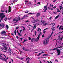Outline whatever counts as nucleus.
Listing matches in <instances>:
<instances>
[{"mask_svg":"<svg viewBox=\"0 0 63 63\" xmlns=\"http://www.w3.org/2000/svg\"><path fill=\"white\" fill-rule=\"evenodd\" d=\"M49 38H50V37H48L47 38V39L46 40L44 41L43 42V44H44V45H47V44H48V42L49 41Z\"/></svg>","mask_w":63,"mask_h":63,"instance_id":"1","label":"nucleus"},{"mask_svg":"<svg viewBox=\"0 0 63 63\" xmlns=\"http://www.w3.org/2000/svg\"><path fill=\"white\" fill-rule=\"evenodd\" d=\"M2 46H3V47H4V50H6V51H7V50L8 51H9V49H7V47H6L4 45H5L6 46H7V45H6V43H2Z\"/></svg>","mask_w":63,"mask_h":63,"instance_id":"2","label":"nucleus"},{"mask_svg":"<svg viewBox=\"0 0 63 63\" xmlns=\"http://www.w3.org/2000/svg\"><path fill=\"white\" fill-rule=\"evenodd\" d=\"M0 33H1V34H2V36H4V35H6V31H3L0 32Z\"/></svg>","mask_w":63,"mask_h":63,"instance_id":"3","label":"nucleus"},{"mask_svg":"<svg viewBox=\"0 0 63 63\" xmlns=\"http://www.w3.org/2000/svg\"><path fill=\"white\" fill-rule=\"evenodd\" d=\"M61 50H59V49H58L57 50V53H58V54L57 55H59L60 54V52H61Z\"/></svg>","mask_w":63,"mask_h":63,"instance_id":"4","label":"nucleus"},{"mask_svg":"<svg viewBox=\"0 0 63 63\" xmlns=\"http://www.w3.org/2000/svg\"><path fill=\"white\" fill-rule=\"evenodd\" d=\"M5 24H4V23H2V24H0V27H1L2 28H3L4 27H5Z\"/></svg>","mask_w":63,"mask_h":63,"instance_id":"5","label":"nucleus"},{"mask_svg":"<svg viewBox=\"0 0 63 63\" xmlns=\"http://www.w3.org/2000/svg\"><path fill=\"white\" fill-rule=\"evenodd\" d=\"M32 18L34 19L33 20V21H34V22H37V21H39V19L35 20V19L33 17H32Z\"/></svg>","mask_w":63,"mask_h":63,"instance_id":"6","label":"nucleus"},{"mask_svg":"<svg viewBox=\"0 0 63 63\" xmlns=\"http://www.w3.org/2000/svg\"><path fill=\"white\" fill-rule=\"evenodd\" d=\"M0 59L1 60H2L3 61H5V62H7V60L6 59L4 58V57H2V58H1Z\"/></svg>","mask_w":63,"mask_h":63,"instance_id":"7","label":"nucleus"},{"mask_svg":"<svg viewBox=\"0 0 63 63\" xmlns=\"http://www.w3.org/2000/svg\"><path fill=\"white\" fill-rule=\"evenodd\" d=\"M5 15H4L3 16H2L0 18L1 19H0V22H1V21L3 19V18L4 17H5Z\"/></svg>","mask_w":63,"mask_h":63,"instance_id":"8","label":"nucleus"},{"mask_svg":"<svg viewBox=\"0 0 63 63\" xmlns=\"http://www.w3.org/2000/svg\"><path fill=\"white\" fill-rule=\"evenodd\" d=\"M40 15L41 14H40V13H38L36 14V16L37 17H38L39 16H40Z\"/></svg>","mask_w":63,"mask_h":63,"instance_id":"9","label":"nucleus"},{"mask_svg":"<svg viewBox=\"0 0 63 63\" xmlns=\"http://www.w3.org/2000/svg\"><path fill=\"white\" fill-rule=\"evenodd\" d=\"M9 10L8 11V13H10V12H11V7L10 6L9 7Z\"/></svg>","mask_w":63,"mask_h":63,"instance_id":"10","label":"nucleus"},{"mask_svg":"<svg viewBox=\"0 0 63 63\" xmlns=\"http://www.w3.org/2000/svg\"><path fill=\"white\" fill-rule=\"evenodd\" d=\"M4 15V14L3 13H2L0 14V17H2V16H3Z\"/></svg>","mask_w":63,"mask_h":63,"instance_id":"11","label":"nucleus"},{"mask_svg":"<svg viewBox=\"0 0 63 63\" xmlns=\"http://www.w3.org/2000/svg\"><path fill=\"white\" fill-rule=\"evenodd\" d=\"M39 38L37 37L36 39H35V41H36V42H38V41H39Z\"/></svg>","mask_w":63,"mask_h":63,"instance_id":"12","label":"nucleus"},{"mask_svg":"<svg viewBox=\"0 0 63 63\" xmlns=\"http://www.w3.org/2000/svg\"><path fill=\"white\" fill-rule=\"evenodd\" d=\"M24 48H25V47H23L22 48V49H23V50H25V51H27V49H24Z\"/></svg>","mask_w":63,"mask_h":63,"instance_id":"13","label":"nucleus"},{"mask_svg":"<svg viewBox=\"0 0 63 63\" xmlns=\"http://www.w3.org/2000/svg\"><path fill=\"white\" fill-rule=\"evenodd\" d=\"M59 15H60V14H59L55 18V19H56V18H58V17H59Z\"/></svg>","mask_w":63,"mask_h":63,"instance_id":"14","label":"nucleus"},{"mask_svg":"<svg viewBox=\"0 0 63 63\" xmlns=\"http://www.w3.org/2000/svg\"><path fill=\"white\" fill-rule=\"evenodd\" d=\"M39 30H40V31H41V29H40V28H38L37 30V31H38V32H39Z\"/></svg>","mask_w":63,"mask_h":63,"instance_id":"15","label":"nucleus"},{"mask_svg":"<svg viewBox=\"0 0 63 63\" xmlns=\"http://www.w3.org/2000/svg\"><path fill=\"white\" fill-rule=\"evenodd\" d=\"M35 38H32L31 40V42H33V40H34Z\"/></svg>","mask_w":63,"mask_h":63,"instance_id":"16","label":"nucleus"},{"mask_svg":"<svg viewBox=\"0 0 63 63\" xmlns=\"http://www.w3.org/2000/svg\"><path fill=\"white\" fill-rule=\"evenodd\" d=\"M27 59H28V61L27 62V63H28L29 62V60H30V58L29 57V58Z\"/></svg>","mask_w":63,"mask_h":63,"instance_id":"17","label":"nucleus"},{"mask_svg":"<svg viewBox=\"0 0 63 63\" xmlns=\"http://www.w3.org/2000/svg\"><path fill=\"white\" fill-rule=\"evenodd\" d=\"M28 17V16L26 15H25L23 17V18H25V17Z\"/></svg>","mask_w":63,"mask_h":63,"instance_id":"18","label":"nucleus"},{"mask_svg":"<svg viewBox=\"0 0 63 63\" xmlns=\"http://www.w3.org/2000/svg\"><path fill=\"white\" fill-rule=\"evenodd\" d=\"M6 28H7V29L8 30L9 29V26H8V25H6Z\"/></svg>","mask_w":63,"mask_h":63,"instance_id":"19","label":"nucleus"},{"mask_svg":"<svg viewBox=\"0 0 63 63\" xmlns=\"http://www.w3.org/2000/svg\"><path fill=\"white\" fill-rule=\"evenodd\" d=\"M16 30L14 32V34H15V35H16Z\"/></svg>","mask_w":63,"mask_h":63,"instance_id":"20","label":"nucleus"},{"mask_svg":"<svg viewBox=\"0 0 63 63\" xmlns=\"http://www.w3.org/2000/svg\"><path fill=\"white\" fill-rule=\"evenodd\" d=\"M17 19L18 20V21H19V20H20V17H18L17 18Z\"/></svg>","mask_w":63,"mask_h":63,"instance_id":"21","label":"nucleus"},{"mask_svg":"<svg viewBox=\"0 0 63 63\" xmlns=\"http://www.w3.org/2000/svg\"><path fill=\"white\" fill-rule=\"evenodd\" d=\"M48 56V55L46 54H44L42 56Z\"/></svg>","mask_w":63,"mask_h":63,"instance_id":"22","label":"nucleus"},{"mask_svg":"<svg viewBox=\"0 0 63 63\" xmlns=\"http://www.w3.org/2000/svg\"><path fill=\"white\" fill-rule=\"evenodd\" d=\"M54 8H56V6H55V7H53L52 8L50 9V10H53V9H54Z\"/></svg>","mask_w":63,"mask_h":63,"instance_id":"23","label":"nucleus"},{"mask_svg":"<svg viewBox=\"0 0 63 63\" xmlns=\"http://www.w3.org/2000/svg\"><path fill=\"white\" fill-rule=\"evenodd\" d=\"M21 27H22L24 29H23V31H24L25 30V28L24 27H23V26H22Z\"/></svg>","mask_w":63,"mask_h":63,"instance_id":"24","label":"nucleus"},{"mask_svg":"<svg viewBox=\"0 0 63 63\" xmlns=\"http://www.w3.org/2000/svg\"><path fill=\"white\" fill-rule=\"evenodd\" d=\"M4 20L5 21H6V20H7V17L6 16L5 17V18L4 19Z\"/></svg>","mask_w":63,"mask_h":63,"instance_id":"25","label":"nucleus"},{"mask_svg":"<svg viewBox=\"0 0 63 63\" xmlns=\"http://www.w3.org/2000/svg\"><path fill=\"white\" fill-rule=\"evenodd\" d=\"M29 38V41L31 40L32 39H31V38H30V37H28Z\"/></svg>","mask_w":63,"mask_h":63,"instance_id":"26","label":"nucleus"},{"mask_svg":"<svg viewBox=\"0 0 63 63\" xmlns=\"http://www.w3.org/2000/svg\"><path fill=\"white\" fill-rule=\"evenodd\" d=\"M18 35L19 36H21L22 35V34H20V33L19 32H18Z\"/></svg>","mask_w":63,"mask_h":63,"instance_id":"27","label":"nucleus"},{"mask_svg":"<svg viewBox=\"0 0 63 63\" xmlns=\"http://www.w3.org/2000/svg\"><path fill=\"white\" fill-rule=\"evenodd\" d=\"M47 23H45L43 25V26H46V25H47Z\"/></svg>","mask_w":63,"mask_h":63,"instance_id":"28","label":"nucleus"},{"mask_svg":"<svg viewBox=\"0 0 63 63\" xmlns=\"http://www.w3.org/2000/svg\"><path fill=\"white\" fill-rule=\"evenodd\" d=\"M1 39H6V37H0Z\"/></svg>","mask_w":63,"mask_h":63,"instance_id":"29","label":"nucleus"},{"mask_svg":"<svg viewBox=\"0 0 63 63\" xmlns=\"http://www.w3.org/2000/svg\"><path fill=\"white\" fill-rule=\"evenodd\" d=\"M63 46H61L60 47H57V48H62V47H63Z\"/></svg>","mask_w":63,"mask_h":63,"instance_id":"30","label":"nucleus"},{"mask_svg":"<svg viewBox=\"0 0 63 63\" xmlns=\"http://www.w3.org/2000/svg\"><path fill=\"white\" fill-rule=\"evenodd\" d=\"M56 49H57V48L56 47V48H54V49H52V50H55Z\"/></svg>","mask_w":63,"mask_h":63,"instance_id":"31","label":"nucleus"},{"mask_svg":"<svg viewBox=\"0 0 63 63\" xmlns=\"http://www.w3.org/2000/svg\"><path fill=\"white\" fill-rule=\"evenodd\" d=\"M20 40H21V41H22V39H23V38H20Z\"/></svg>","mask_w":63,"mask_h":63,"instance_id":"32","label":"nucleus"},{"mask_svg":"<svg viewBox=\"0 0 63 63\" xmlns=\"http://www.w3.org/2000/svg\"><path fill=\"white\" fill-rule=\"evenodd\" d=\"M25 22L26 23L27 22H29V21H28V20H27V21H25Z\"/></svg>","mask_w":63,"mask_h":63,"instance_id":"33","label":"nucleus"},{"mask_svg":"<svg viewBox=\"0 0 63 63\" xmlns=\"http://www.w3.org/2000/svg\"><path fill=\"white\" fill-rule=\"evenodd\" d=\"M28 10H27L26 12H25V13H26V14H27V13H28Z\"/></svg>","mask_w":63,"mask_h":63,"instance_id":"34","label":"nucleus"},{"mask_svg":"<svg viewBox=\"0 0 63 63\" xmlns=\"http://www.w3.org/2000/svg\"><path fill=\"white\" fill-rule=\"evenodd\" d=\"M33 28H34V29H36V25H34L33 27Z\"/></svg>","mask_w":63,"mask_h":63,"instance_id":"35","label":"nucleus"},{"mask_svg":"<svg viewBox=\"0 0 63 63\" xmlns=\"http://www.w3.org/2000/svg\"><path fill=\"white\" fill-rule=\"evenodd\" d=\"M3 56V54H0V57H2V56Z\"/></svg>","mask_w":63,"mask_h":63,"instance_id":"36","label":"nucleus"},{"mask_svg":"<svg viewBox=\"0 0 63 63\" xmlns=\"http://www.w3.org/2000/svg\"><path fill=\"white\" fill-rule=\"evenodd\" d=\"M36 34H37V32H36V31H35L34 32V35L35 36H36Z\"/></svg>","mask_w":63,"mask_h":63,"instance_id":"37","label":"nucleus"},{"mask_svg":"<svg viewBox=\"0 0 63 63\" xmlns=\"http://www.w3.org/2000/svg\"><path fill=\"white\" fill-rule=\"evenodd\" d=\"M62 26H61L60 27H59V30H60V29H61V27H62Z\"/></svg>","mask_w":63,"mask_h":63,"instance_id":"38","label":"nucleus"},{"mask_svg":"<svg viewBox=\"0 0 63 63\" xmlns=\"http://www.w3.org/2000/svg\"><path fill=\"white\" fill-rule=\"evenodd\" d=\"M42 35V32H41L40 33V34H39V35L40 36V35Z\"/></svg>","mask_w":63,"mask_h":63,"instance_id":"39","label":"nucleus"},{"mask_svg":"<svg viewBox=\"0 0 63 63\" xmlns=\"http://www.w3.org/2000/svg\"><path fill=\"white\" fill-rule=\"evenodd\" d=\"M16 19H13V21H16Z\"/></svg>","mask_w":63,"mask_h":63,"instance_id":"40","label":"nucleus"},{"mask_svg":"<svg viewBox=\"0 0 63 63\" xmlns=\"http://www.w3.org/2000/svg\"><path fill=\"white\" fill-rule=\"evenodd\" d=\"M38 4H39V5H40L41 4V2H38L37 3Z\"/></svg>","mask_w":63,"mask_h":63,"instance_id":"41","label":"nucleus"},{"mask_svg":"<svg viewBox=\"0 0 63 63\" xmlns=\"http://www.w3.org/2000/svg\"><path fill=\"white\" fill-rule=\"evenodd\" d=\"M37 38H38V39H40V35H38V37H37Z\"/></svg>","mask_w":63,"mask_h":63,"instance_id":"42","label":"nucleus"},{"mask_svg":"<svg viewBox=\"0 0 63 63\" xmlns=\"http://www.w3.org/2000/svg\"><path fill=\"white\" fill-rule=\"evenodd\" d=\"M59 38H58V40H60V36H58Z\"/></svg>","mask_w":63,"mask_h":63,"instance_id":"43","label":"nucleus"},{"mask_svg":"<svg viewBox=\"0 0 63 63\" xmlns=\"http://www.w3.org/2000/svg\"><path fill=\"white\" fill-rule=\"evenodd\" d=\"M50 8V7L49 6L48 7V10H50V8Z\"/></svg>","mask_w":63,"mask_h":63,"instance_id":"44","label":"nucleus"},{"mask_svg":"<svg viewBox=\"0 0 63 63\" xmlns=\"http://www.w3.org/2000/svg\"><path fill=\"white\" fill-rule=\"evenodd\" d=\"M47 8V6H45L44 7V9H45V8Z\"/></svg>","mask_w":63,"mask_h":63,"instance_id":"45","label":"nucleus"},{"mask_svg":"<svg viewBox=\"0 0 63 63\" xmlns=\"http://www.w3.org/2000/svg\"><path fill=\"white\" fill-rule=\"evenodd\" d=\"M19 51L20 52V53H22V51L19 50Z\"/></svg>","mask_w":63,"mask_h":63,"instance_id":"46","label":"nucleus"},{"mask_svg":"<svg viewBox=\"0 0 63 63\" xmlns=\"http://www.w3.org/2000/svg\"><path fill=\"white\" fill-rule=\"evenodd\" d=\"M27 41V40H25V39H24V42H26V41Z\"/></svg>","mask_w":63,"mask_h":63,"instance_id":"47","label":"nucleus"},{"mask_svg":"<svg viewBox=\"0 0 63 63\" xmlns=\"http://www.w3.org/2000/svg\"><path fill=\"white\" fill-rule=\"evenodd\" d=\"M42 38H43L44 37H45V35H44V34H43V35H42Z\"/></svg>","mask_w":63,"mask_h":63,"instance_id":"48","label":"nucleus"},{"mask_svg":"<svg viewBox=\"0 0 63 63\" xmlns=\"http://www.w3.org/2000/svg\"><path fill=\"white\" fill-rule=\"evenodd\" d=\"M19 28V27L18 26L16 28V29H17L18 28Z\"/></svg>","mask_w":63,"mask_h":63,"instance_id":"49","label":"nucleus"},{"mask_svg":"<svg viewBox=\"0 0 63 63\" xmlns=\"http://www.w3.org/2000/svg\"><path fill=\"white\" fill-rule=\"evenodd\" d=\"M52 18V17H50L49 18V19L50 20H51Z\"/></svg>","mask_w":63,"mask_h":63,"instance_id":"50","label":"nucleus"},{"mask_svg":"<svg viewBox=\"0 0 63 63\" xmlns=\"http://www.w3.org/2000/svg\"><path fill=\"white\" fill-rule=\"evenodd\" d=\"M20 33H21V30H20Z\"/></svg>","mask_w":63,"mask_h":63,"instance_id":"51","label":"nucleus"},{"mask_svg":"<svg viewBox=\"0 0 63 63\" xmlns=\"http://www.w3.org/2000/svg\"><path fill=\"white\" fill-rule=\"evenodd\" d=\"M9 49L11 51V49H10V47L9 46Z\"/></svg>","mask_w":63,"mask_h":63,"instance_id":"52","label":"nucleus"},{"mask_svg":"<svg viewBox=\"0 0 63 63\" xmlns=\"http://www.w3.org/2000/svg\"><path fill=\"white\" fill-rule=\"evenodd\" d=\"M1 12H5V11L4 10V11L1 10Z\"/></svg>","mask_w":63,"mask_h":63,"instance_id":"53","label":"nucleus"},{"mask_svg":"<svg viewBox=\"0 0 63 63\" xmlns=\"http://www.w3.org/2000/svg\"><path fill=\"white\" fill-rule=\"evenodd\" d=\"M18 38L19 37H18V36H16V38L17 39H18Z\"/></svg>","mask_w":63,"mask_h":63,"instance_id":"54","label":"nucleus"},{"mask_svg":"<svg viewBox=\"0 0 63 63\" xmlns=\"http://www.w3.org/2000/svg\"><path fill=\"white\" fill-rule=\"evenodd\" d=\"M57 12H60V11L59 10H58L57 11Z\"/></svg>","mask_w":63,"mask_h":63,"instance_id":"55","label":"nucleus"},{"mask_svg":"<svg viewBox=\"0 0 63 63\" xmlns=\"http://www.w3.org/2000/svg\"><path fill=\"white\" fill-rule=\"evenodd\" d=\"M60 39L61 40H62V37H61V38H60Z\"/></svg>","mask_w":63,"mask_h":63,"instance_id":"56","label":"nucleus"},{"mask_svg":"<svg viewBox=\"0 0 63 63\" xmlns=\"http://www.w3.org/2000/svg\"><path fill=\"white\" fill-rule=\"evenodd\" d=\"M25 1L26 2V3H28V1H27L25 0Z\"/></svg>","mask_w":63,"mask_h":63,"instance_id":"57","label":"nucleus"},{"mask_svg":"<svg viewBox=\"0 0 63 63\" xmlns=\"http://www.w3.org/2000/svg\"><path fill=\"white\" fill-rule=\"evenodd\" d=\"M50 7H51V6H52V5H51V4H50Z\"/></svg>","mask_w":63,"mask_h":63,"instance_id":"58","label":"nucleus"},{"mask_svg":"<svg viewBox=\"0 0 63 63\" xmlns=\"http://www.w3.org/2000/svg\"><path fill=\"white\" fill-rule=\"evenodd\" d=\"M18 20H16V22H15V23H16V22H17V21H18Z\"/></svg>","mask_w":63,"mask_h":63,"instance_id":"59","label":"nucleus"},{"mask_svg":"<svg viewBox=\"0 0 63 63\" xmlns=\"http://www.w3.org/2000/svg\"><path fill=\"white\" fill-rule=\"evenodd\" d=\"M60 10H61V9H63V7H62L61 8H60Z\"/></svg>","mask_w":63,"mask_h":63,"instance_id":"60","label":"nucleus"},{"mask_svg":"<svg viewBox=\"0 0 63 63\" xmlns=\"http://www.w3.org/2000/svg\"><path fill=\"white\" fill-rule=\"evenodd\" d=\"M56 1V0H53V3H54V2H55Z\"/></svg>","mask_w":63,"mask_h":63,"instance_id":"61","label":"nucleus"},{"mask_svg":"<svg viewBox=\"0 0 63 63\" xmlns=\"http://www.w3.org/2000/svg\"><path fill=\"white\" fill-rule=\"evenodd\" d=\"M50 63L49 62V61H47V63Z\"/></svg>","mask_w":63,"mask_h":63,"instance_id":"62","label":"nucleus"},{"mask_svg":"<svg viewBox=\"0 0 63 63\" xmlns=\"http://www.w3.org/2000/svg\"><path fill=\"white\" fill-rule=\"evenodd\" d=\"M46 32L44 31L43 32V33H44V34H45L46 33Z\"/></svg>","mask_w":63,"mask_h":63,"instance_id":"63","label":"nucleus"},{"mask_svg":"<svg viewBox=\"0 0 63 63\" xmlns=\"http://www.w3.org/2000/svg\"><path fill=\"white\" fill-rule=\"evenodd\" d=\"M28 58H29V57H28L27 58H26V61L27 60V59H28Z\"/></svg>","mask_w":63,"mask_h":63,"instance_id":"64","label":"nucleus"}]
</instances>
